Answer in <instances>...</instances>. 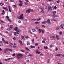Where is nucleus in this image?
<instances>
[{"instance_id":"22","label":"nucleus","mask_w":64,"mask_h":64,"mask_svg":"<svg viewBox=\"0 0 64 64\" xmlns=\"http://www.w3.org/2000/svg\"><path fill=\"white\" fill-rule=\"evenodd\" d=\"M28 56H30V57H31L32 56H33V55H32V54H29L28 55Z\"/></svg>"},{"instance_id":"62","label":"nucleus","mask_w":64,"mask_h":64,"mask_svg":"<svg viewBox=\"0 0 64 64\" xmlns=\"http://www.w3.org/2000/svg\"><path fill=\"white\" fill-rule=\"evenodd\" d=\"M13 6H14V7H16V6L15 5H13Z\"/></svg>"},{"instance_id":"19","label":"nucleus","mask_w":64,"mask_h":64,"mask_svg":"<svg viewBox=\"0 0 64 64\" xmlns=\"http://www.w3.org/2000/svg\"><path fill=\"white\" fill-rule=\"evenodd\" d=\"M25 49H26V50H27L28 51H30V50L28 49V48H27V47L25 48Z\"/></svg>"},{"instance_id":"12","label":"nucleus","mask_w":64,"mask_h":64,"mask_svg":"<svg viewBox=\"0 0 64 64\" xmlns=\"http://www.w3.org/2000/svg\"><path fill=\"white\" fill-rule=\"evenodd\" d=\"M10 6H8V8H9V11L10 12H11V8H10Z\"/></svg>"},{"instance_id":"14","label":"nucleus","mask_w":64,"mask_h":64,"mask_svg":"<svg viewBox=\"0 0 64 64\" xmlns=\"http://www.w3.org/2000/svg\"><path fill=\"white\" fill-rule=\"evenodd\" d=\"M2 40L4 42V43H6V41H5V40H4V38H2Z\"/></svg>"},{"instance_id":"54","label":"nucleus","mask_w":64,"mask_h":64,"mask_svg":"<svg viewBox=\"0 0 64 64\" xmlns=\"http://www.w3.org/2000/svg\"><path fill=\"white\" fill-rule=\"evenodd\" d=\"M0 5L1 6H3V4H2V3H0Z\"/></svg>"},{"instance_id":"37","label":"nucleus","mask_w":64,"mask_h":64,"mask_svg":"<svg viewBox=\"0 0 64 64\" xmlns=\"http://www.w3.org/2000/svg\"><path fill=\"white\" fill-rule=\"evenodd\" d=\"M53 47V45H52L51 44L50 45V48H52Z\"/></svg>"},{"instance_id":"9","label":"nucleus","mask_w":64,"mask_h":64,"mask_svg":"<svg viewBox=\"0 0 64 64\" xmlns=\"http://www.w3.org/2000/svg\"><path fill=\"white\" fill-rule=\"evenodd\" d=\"M18 28L17 27H15L14 28V30L16 31H17V30H18Z\"/></svg>"},{"instance_id":"2","label":"nucleus","mask_w":64,"mask_h":64,"mask_svg":"<svg viewBox=\"0 0 64 64\" xmlns=\"http://www.w3.org/2000/svg\"><path fill=\"white\" fill-rule=\"evenodd\" d=\"M18 18L21 19V20H23L24 18V16L23 14H22L20 15V16L17 17Z\"/></svg>"},{"instance_id":"20","label":"nucleus","mask_w":64,"mask_h":64,"mask_svg":"<svg viewBox=\"0 0 64 64\" xmlns=\"http://www.w3.org/2000/svg\"><path fill=\"white\" fill-rule=\"evenodd\" d=\"M56 11H54L53 12V15H54L55 14H56Z\"/></svg>"},{"instance_id":"24","label":"nucleus","mask_w":64,"mask_h":64,"mask_svg":"<svg viewBox=\"0 0 64 64\" xmlns=\"http://www.w3.org/2000/svg\"><path fill=\"white\" fill-rule=\"evenodd\" d=\"M22 38L23 40H24V39H25V38H24V37L23 36H22Z\"/></svg>"},{"instance_id":"32","label":"nucleus","mask_w":64,"mask_h":64,"mask_svg":"<svg viewBox=\"0 0 64 64\" xmlns=\"http://www.w3.org/2000/svg\"><path fill=\"white\" fill-rule=\"evenodd\" d=\"M29 32L31 34H33L32 32H31V31L30 30H29Z\"/></svg>"},{"instance_id":"39","label":"nucleus","mask_w":64,"mask_h":64,"mask_svg":"<svg viewBox=\"0 0 64 64\" xmlns=\"http://www.w3.org/2000/svg\"><path fill=\"white\" fill-rule=\"evenodd\" d=\"M56 16H56V15L53 16V18H55V17H56Z\"/></svg>"},{"instance_id":"28","label":"nucleus","mask_w":64,"mask_h":64,"mask_svg":"<svg viewBox=\"0 0 64 64\" xmlns=\"http://www.w3.org/2000/svg\"><path fill=\"white\" fill-rule=\"evenodd\" d=\"M19 2L20 3H21V4H22V1H21V0H19Z\"/></svg>"},{"instance_id":"51","label":"nucleus","mask_w":64,"mask_h":64,"mask_svg":"<svg viewBox=\"0 0 64 64\" xmlns=\"http://www.w3.org/2000/svg\"><path fill=\"white\" fill-rule=\"evenodd\" d=\"M46 23H47V22L46 21H45L44 22V24H46Z\"/></svg>"},{"instance_id":"16","label":"nucleus","mask_w":64,"mask_h":64,"mask_svg":"<svg viewBox=\"0 0 64 64\" xmlns=\"http://www.w3.org/2000/svg\"><path fill=\"white\" fill-rule=\"evenodd\" d=\"M14 34L15 36H18V34H17L16 32H15L14 33Z\"/></svg>"},{"instance_id":"33","label":"nucleus","mask_w":64,"mask_h":64,"mask_svg":"<svg viewBox=\"0 0 64 64\" xmlns=\"http://www.w3.org/2000/svg\"><path fill=\"white\" fill-rule=\"evenodd\" d=\"M40 52H38V51L37 50L36 51V53H38V54H39Z\"/></svg>"},{"instance_id":"60","label":"nucleus","mask_w":64,"mask_h":64,"mask_svg":"<svg viewBox=\"0 0 64 64\" xmlns=\"http://www.w3.org/2000/svg\"><path fill=\"white\" fill-rule=\"evenodd\" d=\"M6 18H7V19H9V16H6Z\"/></svg>"},{"instance_id":"21","label":"nucleus","mask_w":64,"mask_h":64,"mask_svg":"<svg viewBox=\"0 0 64 64\" xmlns=\"http://www.w3.org/2000/svg\"><path fill=\"white\" fill-rule=\"evenodd\" d=\"M30 47L32 48H35V46H30Z\"/></svg>"},{"instance_id":"38","label":"nucleus","mask_w":64,"mask_h":64,"mask_svg":"<svg viewBox=\"0 0 64 64\" xmlns=\"http://www.w3.org/2000/svg\"><path fill=\"white\" fill-rule=\"evenodd\" d=\"M8 50H9L10 51H12V49H8Z\"/></svg>"},{"instance_id":"55","label":"nucleus","mask_w":64,"mask_h":64,"mask_svg":"<svg viewBox=\"0 0 64 64\" xmlns=\"http://www.w3.org/2000/svg\"><path fill=\"white\" fill-rule=\"evenodd\" d=\"M25 4H26V5H28V3L26 2H25Z\"/></svg>"},{"instance_id":"34","label":"nucleus","mask_w":64,"mask_h":64,"mask_svg":"<svg viewBox=\"0 0 64 64\" xmlns=\"http://www.w3.org/2000/svg\"><path fill=\"white\" fill-rule=\"evenodd\" d=\"M18 5L20 6H22V5L21 4H18Z\"/></svg>"},{"instance_id":"7","label":"nucleus","mask_w":64,"mask_h":64,"mask_svg":"<svg viewBox=\"0 0 64 64\" xmlns=\"http://www.w3.org/2000/svg\"><path fill=\"white\" fill-rule=\"evenodd\" d=\"M56 56H59V57H60V56H62V54H56Z\"/></svg>"},{"instance_id":"6","label":"nucleus","mask_w":64,"mask_h":64,"mask_svg":"<svg viewBox=\"0 0 64 64\" xmlns=\"http://www.w3.org/2000/svg\"><path fill=\"white\" fill-rule=\"evenodd\" d=\"M12 59V58H7L6 59H5V61H6V62H7V60H10V59Z\"/></svg>"},{"instance_id":"45","label":"nucleus","mask_w":64,"mask_h":64,"mask_svg":"<svg viewBox=\"0 0 64 64\" xmlns=\"http://www.w3.org/2000/svg\"><path fill=\"white\" fill-rule=\"evenodd\" d=\"M0 43H1V44H2V45H3V42H2V41H0Z\"/></svg>"},{"instance_id":"29","label":"nucleus","mask_w":64,"mask_h":64,"mask_svg":"<svg viewBox=\"0 0 64 64\" xmlns=\"http://www.w3.org/2000/svg\"><path fill=\"white\" fill-rule=\"evenodd\" d=\"M42 19L41 18H38V20H37V21H39L40 20H41Z\"/></svg>"},{"instance_id":"25","label":"nucleus","mask_w":64,"mask_h":64,"mask_svg":"<svg viewBox=\"0 0 64 64\" xmlns=\"http://www.w3.org/2000/svg\"><path fill=\"white\" fill-rule=\"evenodd\" d=\"M7 19L8 21H10V22H12L11 20L10 19L8 18V19Z\"/></svg>"},{"instance_id":"27","label":"nucleus","mask_w":64,"mask_h":64,"mask_svg":"<svg viewBox=\"0 0 64 64\" xmlns=\"http://www.w3.org/2000/svg\"><path fill=\"white\" fill-rule=\"evenodd\" d=\"M48 48V47L47 46H46V47L44 46V48L45 49H47Z\"/></svg>"},{"instance_id":"40","label":"nucleus","mask_w":64,"mask_h":64,"mask_svg":"<svg viewBox=\"0 0 64 64\" xmlns=\"http://www.w3.org/2000/svg\"><path fill=\"white\" fill-rule=\"evenodd\" d=\"M59 29V27H58L56 28V30H58Z\"/></svg>"},{"instance_id":"30","label":"nucleus","mask_w":64,"mask_h":64,"mask_svg":"<svg viewBox=\"0 0 64 64\" xmlns=\"http://www.w3.org/2000/svg\"><path fill=\"white\" fill-rule=\"evenodd\" d=\"M51 38H52V39H54L55 38V36H51L50 37Z\"/></svg>"},{"instance_id":"52","label":"nucleus","mask_w":64,"mask_h":64,"mask_svg":"<svg viewBox=\"0 0 64 64\" xmlns=\"http://www.w3.org/2000/svg\"><path fill=\"white\" fill-rule=\"evenodd\" d=\"M12 47L13 48H16V46H13Z\"/></svg>"},{"instance_id":"10","label":"nucleus","mask_w":64,"mask_h":64,"mask_svg":"<svg viewBox=\"0 0 64 64\" xmlns=\"http://www.w3.org/2000/svg\"><path fill=\"white\" fill-rule=\"evenodd\" d=\"M10 30H11V29H12V28H13V25H10L9 27Z\"/></svg>"},{"instance_id":"59","label":"nucleus","mask_w":64,"mask_h":64,"mask_svg":"<svg viewBox=\"0 0 64 64\" xmlns=\"http://www.w3.org/2000/svg\"><path fill=\"white\" fill-rule=\"evenodd\" d=\"M44 41H46V38H44Z\"/></svg>"},{"instance_id":"13","label":"nucleus","mask_w":64,"mask_h":64,"mask_svg":"<svg viewBox=\"0 0 64 64\" xmlns=\"http://www.w3.org/2000/svg\"><path fill=\"white\" fill-rule=\"evenodd\" d=\"M19 42L21 44V45H23V43H22V41H21V40H19Z\"/></svg>"},{"instance_id":"15","label":"nucleus","mask_w":64,"mask_h":64,"mask_svg":"<svg viewBox=\"0 0 64 64\" xmlns=\"http://www.w3.org/2000/svg\"><path fill=\"white\" fill-rule=\"evenodd\" d=\"M16 32H21V30L19 29H18Z\"/></svg>"},{"instance_id":"47","label":"nucleus","mask_w":64,"mask_h":64,"mask_svg":"<svg viewBox=\"0 0 64 64\" xmlns=\"http://www.w3.org/2000/svg\"><path fill=\"white\" fill-rule=\"evenodd\" d=\"M37 20L36 19H32V20L33 21H35L36 20Z\"/></svg>"},{"instance_id":"26","label":"nucleus","mask_w":64,"mask_h":64,"mask_svg":"<svg viewBox=\"0 0 64 64\" xmlns=\"http://www.w3.org/2000/svg\"><path fill=\"white\" fill-rule=\"evenodd\" d=\"M3 8V9H6V10H7V11H8V9H7V8H6L5 7H4Z\"/></svg>"},{"instance_id":"11","label":"nucleus","mask_w":64,"mask_h":64,"mask_svg":"<svg viewBox=\"0 0 64 64\" xmlns=\"http://www.w3.org/2000/svg\"><path fill=\"white\" fill-rule=\"evenodd\" d=\"M56 37L57 39V40H59V36H58L57 35L56 36Z\"/></svg>"},{"instance_id":"43","label":"nucleus","mask_w":64,"mask_h":64,"mask_svg":"<svg viewBox=\"0 0 64 64\" xmlns=\"http://www.w3.org/2000/svg\"><path fill=\"white\" fill-rule=\"evenodd\" d=\"M7 30H8V31H10L11 30H10V28H8L7 29Z\"/></svg>"},{"instance_id":"3","label":"nucleus","mask_w":64,"mask_h":64,"mask_svg":"<svg viewBox=\"0 0 64 64\" xmlns=\"http://www.w3.org/2000/svg\"><path fill=\"white\" fill-rule=\"evenodd\" d=\"M47 22L48 25H50V24H51V22H50V20H48Z\"/></svg>"},{"instance_id":"58","label":"nucleus","mask_w":64,"mask_h":64,"mask_svg":"<svg viewBox=\"0 0 64 64\" xmlns=\"http://www.w3.org/2000/svg\"><path fill=\"white\" fill-rule=\"evenodd\" d=\"M13 39L14 40H16V38H15V37H14V38Z\"/></svg>"},{"instance_id":"4","label":"nucleus","mask_w":64,"mask_h":64,"mask_svg":"<svg viewBox=\"0 0 64 64\" xmlns=\"http://www.w3.org/2000/svg\"><path fill=\"white\" fill-rule=\"evenodd\" d=\"M52 8L50 6H49L48 8V11H49V10H52Z\"/></svg>"},{"instance_id":"41","label":"nucleus","mask_w":64,"mask_h":64,"mask_svg":"<svg viewBox=\"0 0 64 64\" xmlns=\"http://www.w3.org/2000/svg\"><path fill=\"white\" fill-rule=\"evenodd\" d=\"M60 2V0H58L56 1V2L58 3H59Z\"/></svg>"},{"instance_id":"36","label":"nucleus","mask_w":64,"mask_h":64,"mask_svg":"<svg viewBox=\"0 0 64 64\" xmlns=\"http://www.w3.org/2000/svg\"><path fill=\"white\" fill-rule=\"evenodd\" d=\"M35 23H36V24H38H38H39L40 23L39 22H35Z\"/></svg>"},{"instance_id":"50","label":"nucleus","mask_w":64,"mask_h":64,"mask_svg":"<svg viewBox=\"0 0 64 64\" xmlns=\"http://www.w3.org/2000/svg\"><path fill=\"white\" fill-rule=\"evenodd\" d=\"M18 22L19 23H21V21L20 20H19L18 21Z\"/></svg>"},{"instance_id":"57","label":"nucleus","mask_w":64,"mask_h":64,"mask_svg":"<svg viewBox=\"0 0 64 64\" xmlns=\"http://www.w3.org/2000/svg\"><path fill=\"white\" fill-rule=\"evenodd\" d=\"M42 27H44V28H45V26L44 25H42Z\"/></svg>"},{"instance_id":"17","label":"nucleus","mask_w":64,"mask_h":64,"mask_svg":"<svg viewBox=\"0 0 64 64\" xmlns=\"http://www.w3.org/2000/svg\"><path fill=\"white\" fill-rule=\"evenodd\" d=\"M32 31L33 32H36V30L34 29H32Z\"/></svg>"},{"instance_id":"61","label":"nucleus","mask_w":64,"mask_h":64,"mask_svg":"<svg viewBox=\"0 0 64 64\" xmlns=\"http://www.w3.org/2000/svg\"><path fill=\"white\" fill-rule=\"evenodd\" d=\"M42 24H45L44 22H42Z\"/></svg>"},{"instance_id":"42","label":"nucleus","mask_w":64,"mask_h":64,"mask_svg":"<svg viewBox=\"0 0 64 64\" xmlns=\"http://www.w3.org/2000/svg\"><path fill=\"white\" fill-rule=\"evenodd\" d=\"M42 42L43 43H45V41H44V40H42Z\"/></svg>"},{"instance_id":"46","label":"nucleus","mask_w":64,"mask_h":64,"mask_svg":"<svg viewBox=\"0 0 64 64\" xmlns=\"http://www.w3.org/2000/svg\"><path fill=\"white\" fill-rule=\"evenodd\" d=\"M54 8L55 9H56L57 8V7L56 6H55L54 7Z\"/></svg>"},{"instance_id":"56","label":"nucleus","mask_w":64,"mask_h":64,"mask_svg":"<svg viewBox=\"0 0 64 64\" xmlns=\"http://www.w3.org/2000/svg\"><path fill=\"white\" fill-rule=\"evenodd\" d=\"M5 12H4V13H2L1 14H2V15H4V14H5Z\"/></svg>"},{"instance_id":"31","label":"nucleus","mask_w":64,"mask_h":64,"mask_svg":"<svg viewBox=\"0 0 64 64\" xmlns=\"http://www.w3.org/2000/svg\"><path fill=\"white\" fill-rule=\"evenodd\" d=\"M59 34H60V35H62V32H59Z\"/></svg>"},{"instance_id":"63","label":"nucleus","mask_w":64,"mask_h":64,"mask_svg":"<svg viewBox=\"0 0 64 64\" xmlns=\"http://www.w3.org/2000/svg\"><path fill=\"white\" fill-rule=\"evenodd\" d=\"M13 56H14L15 55V54L14 53L12 54Z\"/></svg>"},{"instance_id":"64","label":"nucleus","mask_w":64,"mask_h":64,"mask_svg":"<svg viewBox=\"0 0 64 64\" xmlns=\"http://www.w3.org/2000/svg\"><path fill=\"white\" fill-rule=\"evenodd\" d=\"M38 43H36V44L35 45L36 46H37L38 45Z\"/></svg>"},{"instance_id":"1","label":"nucleus","mask_w":64,"mask_h":64,"mask_svg":"<svg viewBox=\"0 0 64 64\" xmlns=\"http://www.w3.org/2000/svg\"><path fill=\"white\" fill-rule=\"evenodd\" d=\"M23 54H18L17 56H16V58L18 59H19L20 58H21L22 57H23Z\"/></svg>"},{"instance_id":"18","label":"nucleus","mask_w":64,"mask_h":64,"mask_svg":"<svg viewBox=\"0 0 64 64\" xmlns=\"http://www.w3.org/2000/svg\"><path fill=\"white\" fill-rule=\"evenodd\" d=\"M38 32L40 33H41V30L40 29H39L38 30Z\"/></svg>"},{"instance_id":"49","label":"nucleus","mask_w":64,"mask_h":64,"mask_svg":"<svg viewBox=\"0 0 64 64\" xmlns=\"http://www.w3.org/2000/svg\"><path fill=\"white\" fill-rule=\"evenodd\" d=\"M10 0V2H12L13 1V0Z\"/></svg>"},{"instance_id":"23","label":"nucleus","mask_w":64,"mask_h":64,"mask_svg":"<svg viewBox=\"0 0 64 64\" xmlns=\"http://www.w3.org/2000/svg\"><path fill=\"white\" fill-rule=\"evenodd\" d=\"M27 44L28 45H30V43L29 42H28L27 43Z\"/></svg>"},{"instance_id":"35","label":"nucleus","mask_w":64,"mask_h":64,"mask_svg":"<svg viewBox=\"0 0 64 64\" xmlns=\"http://www.w3.org/2000/svg\"><path fill=\"white\" fill-rule=\"evenodd\" d=\"M42 33L43 34H44V32L42 30Z\"/></svg>"},{"instance_id":"5","label":"nucleus","mask_w":64,"mask_h":64,"mask_svg":"<svg viewBox=\"0 0 64 64\" xmlns=\"http://www.w3.org/2000/svg\"><path fill=\"white\" fill-rule=\"evenodd\" d=\"M60 27L62 29H64V24H61L60 25Z\"/></svg>"},{"instance_id":"8","label":"nucleus","mask_w":64,"mask_h":64,"mask_svg":"<svg viewBox=\"0 0 64 64\" xmlns=\"http://www.w3.org/2000/svg\"><path fill=\"white\" fill-rule=\"evenodd\" d=\"M30 11V8H29L28 9V10H27L26 11V13H27V12H28V13H29Z\"/></svg>"},{"instance_id":"48","label":"nucleus","mask_w":64,"mask_h":64,"mask_svg":"<svg viewBox=\"0 0 64 64\" xmlns=\"http://www.w3.org/2000/svg\"><path fill=\"white\" fill-rule=\"evenodd\" d=\"M7 52V50H5L4 51V52H5V53H6Z\"/></svg>"},{"instance_id":"44","label":"nucleus","mask_w":64,"mask_h":64,"mask_svg":"<svg viewBox=\"0 0 64 64\" xmlns=\"http://www.w3.org/2000/svg\"><path fill=\"white\" fill-rule=\"evenodd\" d=\"M40 9H41V10H43V8H41V7L40 6Z\"/></svg>"},{"instance_id":"53","label":"nucleus","mask_w":64,"mask_h":64,"mask_svg":"<svg viewBox=\"0 0 64 64\" xmlns=\"http://www.w3.org/2000/svg\"><path fill=\"white\" fill-rule=\"evenodd\" d=\"M32 42L34 43V39H33L32 40Z\"/></svg>"}]
</instances>
